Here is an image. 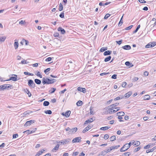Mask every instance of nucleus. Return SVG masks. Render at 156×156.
Instances as JSON below:
<instances>
[{"label":"nucleus","mask_w":156,"mask_h":156,"mask_svg":"<svg viewBox=\"0 0 156 156\" xmlns=\"http://www.w3.org/2000/svg\"><path fill=\"white\" fill-rule=\"evenodd\" d=\"M135 142L134 140L131 141L129 144H126L120 149V151L121 152L125 151L128 150L131 144H133Z\"/></svg>","instance_id":"f257e3e1"},{"label":"nucleus","mask_w":156,"mask_h":156,"mask_svg":"<svg viewBox=\"0 0 156 156\" xmlns=\"http://www.w3.org/2000/svg\"><path fill=\"white\" fill-rule=\"evenodd\" d=\"M56 81V80L55 79H50L48 78H45L43 77L42 80V83L43 84H51L55 82Z\"/></svg>","instance_id":"f03ea898"},{"label":"nucleus","mask_w":156,"mask_h":156,"mask_svg":"<svg viewBox=\"0 0 156 156\" xmlns=\"http://www.w3.org/2000/svg\"><path fill=\"white\" fill-rule=\"evenodd\" d=\"M110 108H109V107L108 106V108H105L104 109H105L106 111L105 112V114H111L112 113H114L116 112L117 111L119 110V109H117L116 110H110L109 109Z\"/></svg>","instance_id":"7ed1b4c3"},{"label":"nucleus","mask_w":156,"mask_h":156,"mask_svg":"<svg viewBox=\"0 0 156 156\" xmlns=\"http://www.w3.org/2000/svg\"><path fill=\"white\" fill-rule=\"evenodd\" d=\"M28 84L30 87L33 88L35 87V84L34 83L33 80H28Z\"/></svg>","instance_id":"20e7f679"},{"label":"nucleus","mask_w":156,"mask_h":156,"mask_svg":"<svg viewBox=\"0 0 156 156\" xmlns=\"http://www.w3.org/2000/svg\"><path fill=\"white\" fill-rule=\"evenodd\" d=\"M119 103H116L115 104L112 105H111L108 106L109 109L110 110H113V109H117V107H115L116 106H118L119 105Z\"/></svg>","instance_id":"39448f33"},{"label":"nucleus","mask_w":156,"mask_h":156,"mask_svg":"<svg viewBox=\"0 0 156 156\" xmlns=\"http://www.w3.org/2000/svg\"><path fill=\"white\" fill-rule=\"evenodd\" d=\"M35 122V121L34 120H31L30 121H27L24 125V126H29L31 124L34 123Z\"/></svg>","instance_id":"423d86ee"},{"label":"nucleus","mask_w":156,"mask_h":156,"mask_svg":"<svg viewBox=\"0 0 156 156\" xmlns=\"http://www.w3.org/2000/svg\"><path fill=\"white\" fill-rule=\"evenodd\" d=\"M13 75L14 76V77H12L10 78L9 80H4V81H9L10 80H12L13 81H16L19 79H17V75L15 74H13Z\"/></svg>","instance_id":"0eeeda50"},{"label":"nucleus","mask_w":156,"mask_h":156,"mask_svg":"<svg viewBox=\"0 0 156 156\" xmlns=\"http://www.w3.org/2000/svg\"><path fill=\"white\" fill-rule=\"evenodd\" d=\"M81 138L80 137H77L74 138L72 140L73 143L76 142H80L81 141Z\"/></svg>","instance_id":"6e6552de"},{"label":"nucleus","mask_w":156,"mask_h":156,"mask_svg":"<svg viewBox=\"0 0 156 156\" xmlns=\"http://www.w3.org/2000/svg\"><path fill=\"white\" fill-rule=\"evenodd\" d=\"M70 140V139H67L60 141L59 142L62 144H64L68 143Z\"/></svg>","instance_id":"1a4fd4ad"},{"label":"nucleus","mask_w":156,"mask_h":156,"mask_svg":"<svg viewBox=\"0 0 156 156\" xmlns=\"http://www.w3.org/2000/svg\"><path fill=\"white\" fill-rule=\"evenodd\" d=\"M93 127L92 126L88 125L85 128L83 131V133H85L88 130L91 128Z\"/></svg>","instance_id":"9d476101"},{"label":"nucleus","mask_w":156,"mask_h":156,"mask_svg":"<svg viewBox=\"0 0 156 156\" xmlns=\"http://www.w3.org/2000/svg\"><path fill=\"white\" fill-rule=\"evenodd\" d=\"M70 113L71 112L70 111H67L65 113H62V115L63 116H66L67 117H68L69 116Z\"/></svg>","instance_id":"9b49d317"},{"label":"nucleus","mask_w":156,"mask_h":156,"mask_svg":"<svg viewBox=\"0 0 156 156\" xmlns=\"http://www.w3.org/2000/svg\"><path fill=\"white\" fill-rule=\"evenodd\" d=\"M78 90L85 93L86 92V89L84 88H82L80 87L77 88Z\"/></svg>","instance_id":"f8f14e48"},{"label":"nucleus","mask_w":156,"mask_h":156,"mask_svg":"<svg viewBox=\"0 0 156 156\" xmlns=\"http://www.w3.org/2000/svg\"><path fill=\"white\" fill-rule=\"evenodd\" d=\"M59 147V145L58 144H57L56 146L54 147V148L52 150V151L53 152H55L58 149Z\"/></svg>","instance_id":"ddd939ff"},{"label":"nucleus","mask_w":156,"mask_h":156,"mask_svg":"<svg viewBox=\"0 0 156 156\" xmlns=\"http://www.w3.org/2000/svg\"><path fill=\"white\" fill-rule=\"evenodd\" d=\"M58 30L59 31H61V33L62 34H64L66 33L65 30L63 29L62 28V27H58Z\"/></svg>","instance_id":"4468645a"},{"label":"nucleus","mask_w":156,"mask_h":156,"mask_svg":"<svg viewBox=\"0 0 156 156\" xmlns=\"http://www.w3.org/2000/svg\"><path fill=\"white\" fill-rule=\"evenodd\" d=\"M77 129L76 127L70 129V133H74L77 131Z\"/></svg>","instance_id":"2eb2a0df"},{"label":"nucleus","mask_w":156,"mask_h":156,"mask_svg":"<svg viewBox=\"0 0 156 156\" xmlns=\"http://www.w3.org/2000/svg\"><path fill=\"white\" fill-rule=\"evenodd\" d=\"M132 94V92L131 91H129L125 94L124 97L126 98H127L129 97Z\"/></svg>","instance_id":"dca6fc26"},{"label":"nucleus","mask_w":156,"mask_h":156,"mask_svg":"<svg viewBox=\"0 0 156 156\" xmlns=\"http://www.w3.org/2000/svg\"><path fill=\"white\" fill-rule=\"evenodd\" d=\"M122 48L125 50H129L131 49V47L129 45H126L122 47Z\"/></svg>","instance_id":"f3484780"},{"label":"nucleus","mask_w":156,"mask_h":156,"mask_svg":"<svg viewBox=\"0 0 156 156\" xmlns=\"http://www.w3.org/2000/svg\"><path fill=\"white\" fill-rule=\"evenodd\" d=\"M37 129L35 128V130L34 129L32 130H26L27 131V133L29 134H31L32 133H33L35 131V130H36Z\"/></svg>","instance_id":"a211bd4d"},{"label":"nucleus","mask_w":156,"mask_h":156,"mask_svg":"<svg viewBox=\"0 0 156 156\" xmlns=\"http://www.w3.org/2000/svg\"><path fill=\"white\" fill-rule=\"evenodd\" d=\"M15 41H16V40H15ZM14 46L15 48V49H16L19 46V43L18 41H15V42L14 43Z\"/></svg>","instance_id":"6ab92c4d"},{"label":"nucleus","mask_w":156,"mask_h":156,"mask_svg":"<svg viewBox=\"0 0 156 156\" xmlns=\"http://www.w3.org/2000/svg\"><path fill=\"white\" fill-rule=\"evenodd\" d=\"M6 37L5 36L3 37L0 36V42H3L4 41Z\"/></svg>","instance_id":"aec40b11"},{"label":"nucleus","mask_w":156,"mask_h":156,"mask_svg":"<svg viewBox=\"0 0 156 156\" xmlns=\"http://www.w3.org/2000/svg\"><path fill=\"white\" fill-rule=\"evenodd\" d=\"M44 151V149L41 150V151H40L37 153L35 156H39Z\"/></svg>","instance_id":"412c9836"},{"label":"nucleus","mask_w":156,"mask_h":156,"mask_svg":"<svg viewBox=\"0 0 156 156\" xmlns=\"http://www.w3.org/2000/svg\"><path fill=\"white\" fill-rule=\"evenodd\" d=\"M24 91L28 95V96L30 97L31 96V94L29 91V90L26 89L24 90Z\"/></svg>","instance_id":"4be33fe9"},{"label":"nucleus","mask_w":156,"mask_h":156,"mask_svg":"<svg viewBox=\"0 0 156 156\" xmlns=\"http://www.w3.org/2000/svg\"><path fill=\"white\" fill-rule=\"evenodd\" d=\"M112 51L109 50L105 51L104 53V55H110L111 54Z\"/></svg>","instance_id":"5701e85b"},{"label":"nucleus","mask_w":156,"mask_h":156,"mask_svg":"<svg viewBox=\"0 0 156 156\" xmlns=\"http://www.w3.org/2000/svg\"><path fill=\"white\" fill-rule=\"evenodd\" d=\"M35 82L37 84H40L41 83V81L40 80L38 79H35L34 80Z\"/></svg>","instance_id":"b1692460"},{"label":"nucleus","mask_w":156,"mask_h":156,"mask_svg":"<svg viewBox=\"0 0 156 156\" xmlns=\"http://www.w3.org/2000/svg\"><path fill=\"white\" fill-rule=\"evenodd\" d=\"M56 90V89L55 88L52 87L49 90V92L50 93L52 94Z\"/></svg>","instance_id":"393cba45"},{"label":"nucleus","mask_w":156,"mask_h":156,"mask_svg":"<svg viewBox=\"0 0 156 156\" xmlns=\"http://www.w3.org/2000/svg\"><path fill=\"white\" fill-rule=\"evenodd\" d=\"M117 115L118 116H123L124 115L125 113L123 112H119L117 113Z\"/></svg>","instance_id":"a878e982"},{"label":"nucleus","mask_w":156,"mask_h":156,"mask_svg":"<svg viewBox=\"0 0 156 156\" xmlns=\"http://www.w3.org/2000/svg\"><path fill=\"white\" fill-rule=\"evenodd\" d=\"M5 84L0 86V90H4L5 89Z\"/></svg>","instance_id":"bb28decb"},{"label":"nucleus","mask_w":156,"mask_h":156,"mask_svg":"<svg viewBox=\"0 0 156 156\" xmlns=\"http://www.w3.org/2000/svg\"><path fill=\"white\" fill-rule=\"evenodd\" d=\"M146 48H152V43H149L145 46Z\"/></svg>","instance_id":"cd10ccee"},{"label":"nucleus","mask_w":156,"mask_h":156,"mask_svg":"<svg viewBox=\"0 0 156 156\" xmlns=\"http://www.w3.org/2000/svg\"><path fill=\"white\" fill-rule=\"evenodd\" d=\"M111 58V57L110 56H109L108 57H107L104 60V61L105 62H107L110 60Z\"/></svg>","instance_id":"c85d7f7f"},{"label":"nucleus","mask_w":156,"mask_h":156,"mask_svg":"<svg viewBox=\"0 0 156 156\" xmlns=\"http://www.w3.org/2000/svg\"><path fill=\"white\" fill-rule=\"evenodd\" d=\"M123 98V96H119L118 97H116V98H115L114 99V100L115 101L118 100H120V99H122V98Z\"/></svg>","instance_id":"c756f323"},{"label":"nucleus","mask_w":156,"mask_h":156,"mask_svg":"<svg viewBox=\"0 0 156 156\" xmlns=\"http://www.w3.org/2000/svg\"><path fill=\"white\" fill-rule=\"evenodd\" d=\"M156 147H153V148L151 149L150 150H147L146 151V153H149L150 152H153L155 149Z\"/></svg>","instance_id":"7c9ffc66"},{"label":"nucleus","mask_w":156,"mask_h":156,"mask_svg":"<svg viewBox=\"0 0 156 156\" xmlns=\"http://www.w3.org/2000/svg\"><path fill=\"white\" fill-rule=\"evenodd\" d=\"M106 152L105 151V150L102 151L99 154V155H100V156H104L105 154L106 153H105Z\"/></svg>","instance_id":"2f4dec72"},{"label":"nucleus","mask_w":156,"mask_h":156,"mask_svg":"<svg viewBox=\"0 0 156 156\" xmlns=\"http://www.w3.org/2000/svg\"><path fill=\"white\" fill-rule=\"evenodd\" d=\"M82 103L83 102H82V101H79L76 103V105L78 106H80L82 105V104H83Z\"/></svg>","instance_id":"473e14b6"},{"label":"nucleus","mask_w":156,"mask_h":156,"mask_svg":"<svg viewBox=\"0 0 156 156\" xmlns=\"http://www.w3.org/2000/svg\"><path fill=\"white\" fill-rule=\"evenodd\" d=\"M150 98V96L148 95H146L144 97V100H149Z\"/></svg>","instance_id":"72a5a7b5"},{"label":"nucleus","mask_w":156,"mask_h":156,"mask_svg":"<svg viewBox=\"0 0 156 156\" xmlns=\"http://www.w3.org/2000/svg\"><path fill=\"white\" fill-rule=\"evenodd\" d=\"M109 128V127L108 126H105L104 127H102L100 128L101 130H105L108 129Z\"/></svg>","instance_id":"f704fd0d"},{"label":"nucleus","mask_w":156,"mask_h":156,"mask_svg":"<svg viewBox=\"0 0 156 156\" xmlns=\"http://www.w3.org/2000/svg\"><path fill=\"white\" fill-rule=\"evenodd\" d=\"M92 122V121H91L90 120L88 119L86 121L84 124V125H85L86 124H87L88 123H90Z\"/></svg>","instance_id":"c9c22d12"},{"label":"nucleus","mask_w":156,"mask_h":156,"mask_svg":"<svg viewBox=\"0 0 156 156\" xmlns=\"http://www.w3.org/2000/svg\"><path fill=\"white\" fill-rule=\"evenodd\" d=\"M49 104V102L48 101H44L43 103V105L44 106H48Z\"/></svg>","instance_id":"e433bc0d"},{"label":"nucleus","mask_w":156,"mask_h":156,"mask_svg":"<svg viewBox=\"0 0 156 156\" xmlns=\"http://www.w3.org/2000/svg\"><path fill=\"white\" fill-rule=\"evenodd\" d=\"M63 8V6L60 3L59 4V10L60 11H61L62 10Z\"/></svg>","instance_id":"4c0bfd02"},{"label":"nucleus","mask_w":156,"mask_h":156,"mask_svg":"<svg viewBox=\"0 0 156 156\" xmlns=\"http://www.w3.org/2000/svg\"><path fill=\"white\" fill-rule=\"evenodd\" d=\"M115 136H113L110 138V140L111 141H114L115 140Z\"/></svg>","instance_id":"58836bf2"},{"label":"nucleus","mask_w":156,"mask_h":156,"mask_svg":"<svg viewBox=\"0 0 156 156\" xmlns=\"http://www.w3.org/2000/svg\"><path fill=\"white\" fill-rule=\"evenodd\" d=\"M140 25H139L137 26L136 29L133 32V34H134V33H136L138 30V29L140 28Z\"/></svg>","instance_id":"ea45409f"},{"label":"nucleus","mask_w":156,"mask_h":156,"mask_svg":"<svg viewBox=\"0 0 156 156\" xmlns=\"http://www.w3.org/2000/svg\"><path fill=\"white\" fill-rule=\"evenodd\" d=\"M44 112L46 114L51 115L52 113V112L50 110H48L44 111Z\"/></svg>","instance_id":"a19ab883"},{"label":"nucleus","mask_w":156,"mask_h":156,"mask_svg":"<svg viewBox=\"0 0 156 156\" xmlns=\"http://www.w3.org/2000/svg\"><path fill=\"white\" fill-rule=\"evenodd\" d=\"M123 16H122V18H121V20H120V21H119V24H118V26H119V27H120V26H121L122 25V23H123V21H122V18Z\"/></svg>","instance_id":"79ce46f5"},{"label":"nucleus","mask_w":156,"mask_h":156,"mask_svg":"<svg viewBox=\"0 0 156 156\" xmlns=\"http://www.w3.org/2000/svg\"><path fill=\"white\" fill-rule=\"evenodd\" d=\"M107 48H105V47H102L101 48L100 50V51L101 52H103L105 51V50H107Z\"/></svg>","instance_id":"37998d69"},{"label":"nucleus","mask_w":156,"mask_h":156,"mask_svg":"<svg viewBox=\"0 0 156 156\" xmlns=\"http://www.w3.org/2000/svg\"><path fill=\"white\" fill-rule=\"evenodd\" d=\"M135 143H134V145L136 146H138L140 144V143L139 141H134Z\"/></svg>","instance_id":"c03bdc74"},{"label":"nucleus","mask_w":156,"mask_h":156,"mask_svg":"<svg viewBox=\"0 0 156 156\" xmlns=\"http://www.w3.org/2000/svg\"><path fill=\"white\" fill-rule=\"evenodd\" d=\"M24 74L26 75H29L30 76H34V74L32 73H29L27 72H24Z\"/></svg>","instance_id":"a18cd8bd"},{"label":"nucleus","mask_w":156,"mask_h":156,"mask_svg":"<svg viewBox=\"0 0 156 156\" xmlns=\"http://www.w3.org/2000/svg\"><path fill=\"white\" fill-rule=\"evenodd\" d=\"M93 108L92 107H90V115H93L94 114L93 111L92 110Z\"/></svg>","instance_id":"49530a36"},{"label":"nucleus","mask_w":156,"mask_h":156,"mask_svg":"<svg viewBox=\"0 0 156 156\" xmlns=\"http://www.w3.org/2000/svg\"><path fill=\"white\" fill-rule=\"evenodd\" d=\"M119 147V145H116L115 146H112L111 147V148L112 150L114 149H117Z\"/></svg>","instance_id":"de8ad7c7"},{"label":"nucleus","mask_w":156,"mask_h":156,"mask_svg":"<svg viewBox=\"0 0 156 156\" xmlns=\"http://www.w3.org/2000/svg\"><path fill=\"white\" fill-rule=\"evenodd\" d=\"M36 75L39 77L40 78H42V75L39 72H38L36 74Z\"/></svg>","instance_id":"09e8293b"},{"label":"nucleus","mask_w":156,"mask_h":156,"mask_svg":"<svg viewBox=\"0 0 156 156\" xmlns=\"http://www.w3.org/2000/svg\"><path fill=\"white\" fill-rule=\"evenodd\" d=\"M50 69H51L50 68H48L47 69H46L45 70H44V73L46 74H48L47 73V72H49V71H50Z\"/></svg>","instance_id":"8fccbe9b"},{"label":"nucleus","mask_w":156,"mask_h":156,"mask_svg":"<svg viewBox=\"0 0 156 156\" xmlns=\"http://www.w3.org/2000/svg\"><path fill=\"white\" fill-rule=\"evenodd\" d=\"M104 150L105 151V152H106L105 153H107L108 152H110L112 150V149L111 148V147H110L109 149H106V150Z\"/></svg>","instance_id":"3c124183"},{"label":"nucleus","mask_w":156,"mask_h":156,"mask_svg":"<svg viewBox=\"0 0 156 156\" xmlns=\"http://www.w3.org/2000/svg\"><path fill=\"white\" fill-rule=\"evenodd\" d=\"M5 89L11 88L12 85L10 84H5Z\"/></svg>","instance_id":"603ef678"},{"label":"nucleus","mask_w":156,"mask_h":156,"mask_svg":"<svg viewBox=\"0 0 156 156\" xmlns=\"http://www.w3.org/2000/svg\"><path fill=\"white\" fill-rule=\"evenodd\" d=\"M59 16L61 18H64V12H62L59 15Z\"/></svg>","instance_id":"864d4df0"},{"label":"nucleus","mask_w":156,"mask_h":156,"mask_svg":"<svg viewBox=\"0 0 156 156\" xmlns=\"http://www.w3.org/2000/svg\"><path fill=\"white\" fill-rule=\"evenodd\" d=\"M133 27V25H131L128 27H127L125 28V30H129L131 29Z\"/></svg>","instance_id":"5fc2aeb1"},{"label":"nucleus","mask_w":156,"mask_h":156,"mask_svg":"<svg viewBox=\"0 0 156 156\" xmlns=\"http://www.w3.org/2000/svg\"><path fill=\"white\" fill-rule=\"evenodd\" d=\"M109 136L108 134H106L104 135V138L105 140L109 138Z\"/></svg>","instance_id":"6e6d98bb"},{"label":"nucleus","mask_w":156,"mask_h":156,"mask_svg":"<svg viewBox=\"0 0 156 156\" xmlns=\"http://www.w3.org/2000/svg\"><path fill=\"white\" fill-rule=\"evenodd\" d=\"M110 16V14L108 13L104 17L105 19H107Z\"/></svg>","instance_id":"4d7b16f0"},{"label":"nucleus","mask_w":156,"mask_h":156,"mask_svg":"<svg viewBox=\"0 0 156 156\" xmlns=\"http://www.w3.org/2000/svg\"><path fill=\"white\" fill-rule=\"evenodd\" d=\"M19 24L21 25H24L25 24V22L23 20H21L19 22Z\"/></svg>","instance_id":"13d9d810"},{"label":"nucleus","mask_w":156,"mask_h":156,"mask_svg":"<svg viewBox=\"0 0 156 156\" xmlns=\"http://www.w3.org/2000/svg\"><path fill=\"white\" fill-rule=\"evenodd\" d=\"M117 76V74H114L112 76V78L113 79H116Z\"/></svg>","instance_id":"bf43d9fd"},{"label":"nucleus","mask_w":156,"mask_h":156,"mask_svg":"<svg viewBox=\"0 0 156 156\" xmlns=\"http://www.w3.org/2000/svg\"><path fill=\"white\" fill-rule=\"evenodd\" d=\"M53 36L55 37H58L59 34L58 33H55L54 34Z\"/></svg>","instance_id":"052dcab7"},{"label":"nucleus","mask_w":156,"mask_h":156,"mask_svg":"<svg viewBox=\"0 0 156 156\" xmlns=\"http://www.w3.org/2000/svg\"><path fill=\"white\" fill-rule=\"evenodd\" d=\"M13 138H16L18 137V135L17 134H14L12 136Z\"/></svg>","instance_id":"680f3d73"},{"label":"nucleus","mask_w":156,"mask_h":156,"mask_svg":"<svg viewBox=\"0 0 156 156\" xmlns=\"http://www.w3.org/2000/svg\"><path fill=\"white\" fill-rule=\"evenodd\" d=\"M51 57H48L46 59L45 61L47 62H49L51 60Z\"/></svg>","instance_id":"e2e57ef3"},{"label":"nucleus","mask_w":156,"mask_h":156,"mask_svg":"<svg viewBox=\"0 0 156 156\" xmlns=\"http://www.w3.org/2000/svg\"><path fill=\"white\" fill-rule=\"evenodd\" d=\"M66 90V89H64V90H62L60 92H59V93L60 94H64V92Z\"/></svg>","instance_id":"0e129e2a"},{"label":"nucleus","mask_w":156,"mask_h":156,"mask_svg":"<svg viewBox=\"0 0 156 156\" xmlns=\"http://www.w3.org/2000/svg\"><path fill=\"white\" fill-rule=\"evenodd\" d=\"M129 152L125 153L122 156H129Z\"/></svg>","instance_id":"69168bd1"},{"label":"nucleus","mask_w":156,"mask_h":156,"mask_svg":"<svg viewBox=\"0 0 156 156\" xmlns=\"http://www.w3.org/2000/svg\"><path fill=\"white\" fill-rule=\"evenodd\" d=\"M21 63L22 64H26L27 63L26 62V61L25 60L23 59L22 61H21Z\"/></svg>","instance_id":"338daca9"},{"label":"nucleus","mask_w":156,"mask_h":156,"mask_svg":"<svg viewBox=\"0 0 156 156\" xmlns=\"http://www.w3.org/2000/svg\"><path fill=\"white\" fill-rule=\"evenodd\" d=\"M122 40H120L119 41H116V42L117 44H118L119 45L120 44H121V43H122Z\"/></svg>","instance_id":"774afa93"}]
</instances>
